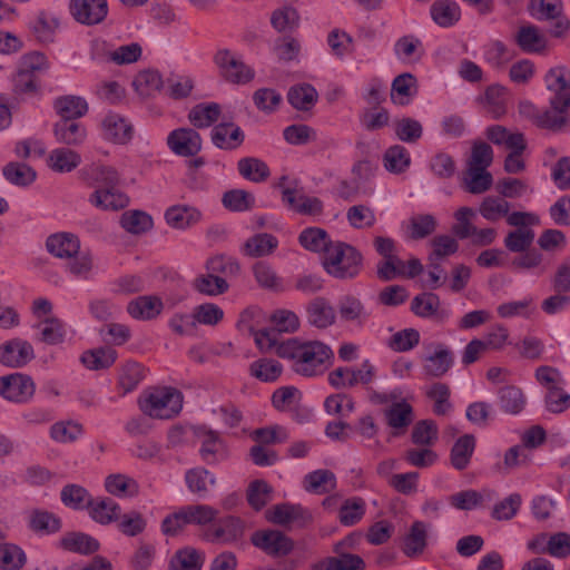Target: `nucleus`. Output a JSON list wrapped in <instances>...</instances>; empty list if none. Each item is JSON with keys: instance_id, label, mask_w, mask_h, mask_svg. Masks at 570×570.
Returning a JSON list of instances; mask_svg holds the SVG:
<instances>
[{"instance_id": "obj_1", "label": "nucleus", "mask_w": 570, "mask_h": 570, "mask_svg": "<svg viewBox=\"0 0 570 570\" xmlns=\"http://www.w3.org/2000/svg\"><path fill=\"white\" fill-rule=\"evenodd\" d=\"M276 354L289 360L293 371L305 377L323 374L334 357L328 345L320 341L301 342L296 338L279 343Z\"/></svg>"}, {"instance_id": "obj_2", "label": "nucleus", "mask_w": 570, "mask_h": 570, "mask_svg": "<svg viewBox=\"0 0 570 570\" xmlns=\"http://www.w3.org/2000/svg\"><path fill=\"white\" fill-rule=\"evenodd\" d=\"M376 376V366L370 360H364L358 367L341 366L331 371L328 383L335 389H353L361 384L365 387L370 402L376 405H384L401 397L402 392L397 390L390 393L374 390L371 384Z\"/></svg>"}, {"instance_id": "obj_3", "label": "nucleus", "mask_w": 570, "mask_h": 570, "mask_svg": "<svg viewBox=\"0 0 570 570\" xmlns=\"http://www.w3.org/2000/svg\"><path fill=\"white\" fill-rule=\"evenodd\" d=\"M362 254L352 245L336 242L324 256L323 267L337 279L355 278L362 269Z\"/></svg>"}, {"instance_id": "obj_4", "label": "nucleus", "mask_w": 570, "mask_h": 570, "mask_svg": "<svg viewBox=\"0 0 570 570\" xmlns=\"http://www.w3.org/2000/svg\"><path fill=\"white\" fill-rule=\"evenodd\" d=\"M140 410L153 419L168 420L183 407V394L174 387H157L139 399Z\"/></svg>"}, {"instance_id": "obj_5", "label": "nucleus", "mask_w": 570, "mask_h": 570, "mask_svg": "<svg viewBox=\"0 0 570 570\" xmlns=\"http://www.w3.org/2000/svg\"><path fill=\"white\" fill-rule=\"evenodd\" d=\"M214 62L220 77L227 82L244 85L254 79V70L228 49H219L214 56Z\"/></svg>"}, {"instance_id": "obj_6", "label": "nucleus", "mask_w": 570, "mask_h": 570, "mask_svg": "<svg viewBox=\"0 0 570 570\" xmlns=\"http://www.w3.org/2000/svg\"><path fill=\"white\" fill-rule=\"evenodd\" d=\"M547 89L553 92L550 107L562 109L570 107V70L564 66L551 68L544 76Z\"/></svg>"}, {"instance_id": "obj_7", "label": "nucleus", "mask_w": 570, "mask_h": 570, "mask_svg": "<svg viewBox=\"0 0 570 570\" xmlns=\"http://www.w3.org/2000/svg\"><path fill=\"white\" fill-rule=\"evenodd\" d=\"M245 522L234 515L219 519L215 524L206 529L204 538L212 543H234L243 539Z\"/></svg>"}, {"instance_id": "obj_8", "label": "nucleus", "mask_w": 570, "mask_h": 570, "mask_svg": "<svg viewBox=\"0 0 570 570\" xmlns=\"http://www.w3.org/2000/svg\"><path fill=\"white\" fill-rule=\"evenodd\" d=\"M92 47L94 59L114 62L118 66L136 62L141 57L142 52L140 45L137 42L124 45L114 50H106V42L104 41H95Z\"/></svg>"}, {"instance_id": "obj_9", "label": "nucleus", "mask_w": 570, "mask_h": 570, "mask_svg": "<svg viewBox=\"0 0 570 570\" xmlns=\"http://www.w3.org/2000/svg\"><path fill=\"white\" fill-rule=\"evenodd\" d=\"M202 145L200 135L193 128H177L167 136V146L177 156L194 157Z\"/></svg>"}, {"instance_id": "obj_10", "label": "nucleus", "mask_w": 570, "mask_h": 570, "mask_svg": "<svg viewBox=\"0 0 570 570\" xmlns=\"http://www.w3.org/2000/svg\"><path fill=\"white\" fill-rule=\"evenodd\" d=\"M194 434L200 443L199 455L207 464H215L225 456V442L219 433L206 426H197Z\"/></svg>"}, {"instance_id": "obj_11", "label": "nucleus", "mask_w": 570, "mask_h": 570, "mask_svg": "<svg viewBox=\"0 0 570 570\" xmlns=\"http://www.w3.org/2000/svg\"><path fill=\"white\" fill-rule=\"evenodd\" d=\"M33 393L35 383L27 375L14 373L0 377V394L9 401L27 402L32 397Z\"/></svg>"}, {"instance_id": "obj_12", "label": "nucleus", "mask_w": 570, "mask_h": 570, "mask_svg": "<svg viewBox=\"0 0 570 570\" xmlns=\"http://www.w3.org/2000/svg\"><path fill=\"white\" fill-rule=\"evenodd\" d=\"M71 16L81 24L100 23L108 13L107 0H70Z\"/></svg>"}, {"instance_id": "obj_13", "label": "nucleus", "mask_w": 570, "mask_h": 570, "mask_svg": "<svg viewBox=\"0 0 570 570\" xmlns=\"http://www.w3.org/2000/svg\"><path fill=\"white\" fill-rule=\"evenodd\" d=\"M424 347L433 350L432 354L422 358L424 373L432 377L445 375L454 363L453 352L441 343H431L424 345Z\"/></svg>"}, {"instance_id": "obj_14", "label": "nucleus", "mask_w": 570, "mask_h": 570, "mask_svg": "<svg viewBox=\"0 0 570 570\" xmlns=\"http://www.w3.org/2000/svg\"><path fill=\"white\" fill-rule=\"evenodd\" d=\"M252 542L255 547L273 556H285L293 549L291 539L277 530L257 531L253 534Z\"/></svg>"}, {"instance_id": "obj_15", "label": "nucleus", "mask_w": 570, "mask_h": 570, "mask_svg": "<svg viewBox=\"0 0 570 570\" xmlns=\"http://www.w3.org/2000/svg\"><path fill=\"white\" fill-rule=\"evenodd\" d=\"M282 200L291 209L302 215H320L323 212V203L320 198L306 196L295 188L284 187Z\"/></svg>"}, {"instance_id": "obj_16", "label": "nucleus", "mask_w": 570, "mask_h": 570, "mask_svg": "<svg viewBox=\"0 0 570 570\" xmlns=\"http://www.w3.org/2000/svg\"><path fill=\"white\" fill-rule=\"evenodd\" d=\"M33 356V348L27 341L12 340L0 347V362L6 366H24Z\"/></svg>"}, {"instance_id": "obj_17", "label": "nucleus", "mask_w": 570, "mask_h": 570, "mask_svg": "<svg viewBox=\"0 0 570 570\" xmlns=\"http://www.w3.org/2000/svg\"><path fill=\"white\" fill-rule=\"evenodd\" d=\"M164 309L160 297L155 295H142L131 299L127 305L128 314L139 321H150L158 317Z\"/></svg>"}, {"instance_id": "obj_18", "label": "nucleus", "mask_w": 570, "mask_h": 570, "mask_svg": "<svg viewBox=\"0 0 570 570\" xmlns=\"http://www.w3.org/2000/svg\"><path fill=\"white\" fill-rule=\"evenodd\" d=\"M384 411L386 424L394 430L393 435H402L414 420L413 407L406 401L394 402Z\"/></svg>"}, {"instance_id": "obj_19", "label": "nucleus", "mask_w": 570, "mask_h": 570, "mask_svg": "<svg viewBox=\"0 0 570 570\" xmlns=\"http://www.w3.org/2000/svg\"><path fill=\"white\" fill-rule=\"evenodd\" d=\"M429 525L423 521H414L403 539L402 551L409 558L421 556L428 546Z\"/></svg>"}, {"instance_id": "obj_20", "label": "nucleus", "mask_w": 570, "mask_h": 570, "mask_svg": "<svg viewBox=\"0 0 570 570\" xmlns=\"http://www.w3.org/2000/svg\"><path fill=\"white\" fill-rule=\"evenodd\" d=\"M46 247L58 258H72L80 250L79 238L71 233H57L47 238Z\"/></svg>"}, {"instance_id": "obj_21", "label": "nucleus", "mask_w": 570, "mask_h": 570, "mask_svg": "<svg viewBox=\"0 0 570 570\" xmlns=\"http://www.w3.org/2000/svg\"><path fill=\"white\" fill-rule=\"evenodd\" d=\"M244 138L243 130L232 122L216 125L212 130L213 144L225 150L238 148L243 144Z\"/></svg>"}, {"instance_id": "obj_22", "label": "nucleus", "mask_w": 570, "mask_h": 570, "mask_svg": "<svg viewBox=\"0 0 570 570\" xmlns=\"http://www.w3.org/2000/svg\"><path fill=\"white\" fill-rule=\"evenodd\" d=\"M278 247V239L268 233H257L249 237L240 248L243 255L257 258L272 255Z\"/></svg>"}, {"instance_id": "obj_23", "label": "nucleus", "mask_w": 570, "mask_h": 570, "mask_svg": "<svg viewBox=\"0 0 570 570\" xmlns=\"http://www.w3.org/2000/svg\"><path fill=\"white\" fill-rule=\"evenodd\" d=\"M81 175L85 181L96 189L117 187L119 183L118 171L109 166L91 165L83 168Z\"/></svg>"}, {"instance_id": "obj_24", "label": "nucleus", "mask_w": 570, "mask_h": 570, "mask_svg": "<svg viewBox=\"0 0 570 570\" xmlns=\"http://www.w3.org/2000/svg\"><path fill=\"white\" fill-rule=\"evenodd\" d=\"M185 482L187 489L199 498H206L217 483L216 476L207 469L197 466L186 471Z\"/></svg>"}, {"instance_id": "obj_25", "label": "nucleus", "mask_w": 570, "mask_h": 570, "mask_svg": "<svg viewBox=\"0 0 570 570\" xmlns=\"http://www.w3.org/2000/svg\"><path fill=\"white\" fill-rule=\"evenodd\" d=\"M89 202L95 207L102 210H119L125 208L129 199L119 191L117 187L97 188L89 197Z\"/></svg>"}, {"instance_id": "obj_26", "label": "nucleus", "mask_w": 570, "mask_h": 570, "mask_svg": "<svg viewBox=\"0 0 570 570\" xmlns=\"http://www.w3.org/2000/svg\"><path fill=\"white\" fill-rule=\"evenodd\" d=\"M53 136L61 145L79 146L86 140L87 130L80 122L59 120L53 125Z\"/></svg>"}, {"instance_id": "obj_27", "label": "nucleus", "mask_w": 570, "mask_h": 570, "mask_svg": "<svg viewBox=\"0 0 570 570\" xmlns=\"http://www.w3.org/2000/svg\"><path fill=\"white\" fill-rule=\"evenodd\" d=\"M166 223L176 229H186L202 219V213L188 205H174L165 212Z\"/></svg>"}, {"instance_id": "obj_28", "label": "nucleus", "mask_w": 570, "mask_h": 570, "mask_svg": "<svg viewBox=\"0 0 570 570\" xmlns=\"http://www.w3.org/2000/svg\"><path fill=\"white\" fill-rule=\"evenodd\" d=\"M104 136L117 144H126L132 137V126L116 114L107 115L102 120Z\"/></svg>"}, {"instance_id": "obj_29", "label": "nucleus", "mask_w": 570, "mask_h": 570, "mask_svg": "<svg viewBox=\"0 0 570 570\" xmlns=\"http://www.w3.org/2000/svg\"><path fill=\"white\" fill-rule=\"evenodd\" d=\"M307 318L313 326L326 328L334 324L336 313L328 301L316 297L307 306Z\"/></svg>"}, {"instance_id": "obj_30", "label": "nucleus", "mask_w": 570, "mask_h": 570, "mask_svg": "<svg viewBox=\"0 0 570 570\" xmlns=\"http://www.w3.org/2000/svg\"><path fill=\"white\" fill-rule=\"evenodd\" d=\"M432 20L442 28H450L461 19L460 6L453 0H436L430 8Z\"/></svg>"}, {"instance_id": "obj_31", "label": "nucleus", "mask_w": 570, "mask_h": 570, "mask_svg": "<svg viewBox=\"0 0 570 570\" xmlns=\"http://www.w3.org/2000/svg\"><path fill=\"white\" fill-rule=\"evenodd\" d=\"M53 108L60 116V120L75 121L88 111L87 101L79 96H62L55 100Z\"/></svg>"}, {"instance_id": "obj_32", "label": "nucleus", "mask_w": 570, "mask_h": 570, "mask_svg": "<svg viewBox=\"0 0 570 570\" xmlns=\"http://www.w3.org/2000/svg\"><path fill=\"white\" fill-rule=\"evenodd\" d=\"M191 287L202 295L216 297L227 293L229 284L225 277L215 276L206 271V273L199 274L193 279Z\"/></svg>"}, {"instance_id": "obj_33", "label": "nucleus", "mask_w": 570, "mask_h": 570, "mask_svg": "<svg viewBox=\"0 0 570 570\" xmlns=\"http://www.w3.org/2000/svg\"><path fill=\"white\" fill-rule=\"evenodd\" d=\"M417 92L416 78L409 72L399 75L392 82L391 99L394 104L405 106Z\"/></svg>"}, {"instance_id": "obj_34", "label": "nucleus", "mask_w": 570, "mask_h": 570, "mask_svg": "<svg viewBox=\"0 0 570 570\" xmlns=\"http://www.w3.org/2000/svg\"><path fill=\"white\" fill-rule=\"evenodd\" d=\"M61 519L56 514L36 509L32 510L28 518V527L31 531L39 534H52L61 529Z\"/></svg>"}, {"instance_id": "obj_35", "label": "nucleus", "mask_w": 570, "mask_h": 570, "mask_svg": "<svg viewBox=\"0 0 570 570\" xmlns=\"http://www.w3.org/2000/svg\"><path fill=\"white\" fill-rule=\"evenodd\" d=\"M475 449V438L472 434L460 436L451 449L450 460L454 469L464 470Z\"/></svg>"}, {"instance_id": "obj_36", "label": "nucleus", "mask_w": 570, "mask_h": 570, "mask_svg": "<svg viewBox=\"0 0 570 570\" xmlns=\"http://www.w3.org/2000/svg\"><path fill=\"white\" fill-rule=\"evenodd\" d=\"M60 547L67 551L90 554L99 549V542L82 532H70L60 539Z\"/></svg>"}, {"instance_id": "obj_37", "label": "nucleus", "mask_w": 570, "mask_h": 570, "mask_svg": "<svg viewBox=\"0 0 570 570\" xmlns=\"http://www.w3.org/2000/svg\"><path fill=\"white\" fill-rule=\"evenodd\" d=\"M35 327L39 331V341L46 344L57 345L65 341V325L57 317L47 316L40 320Z\"/></svg>"}, {"instance_id": "obj_38", "label": "nucleus", "mask_w": 570, "mask_h": 570, "mask_svg": "<svg viewBox=\"0 0 570 570\" xmlns=\"http://www.w3.org/2000/svg\"><path fill=\"white\" fill-rule=\"evenodd\" d=\"M205 269L215 276L233 277L240 273L239 262L226 254H216L205 262Z\"/></svg>"}, {"instance_id": "obj_39", "label": "nucleus", "mask_w": 570, "mask_h": 570, "mask_svg": "<svg viewBox=\"0 0 570 570\" xmlns=\"http://www.w3.org/2000/svg\"><path fill=\"white\" fill-rule=\"evenodd\" d=\"M299 244L307 250L327 255L328 248L334 245L325 229L320 227L305 228L298 236Z\"/></svg>"}, {"instance_id": "obj_40", "label": "nucleus", "mask_w": 570, "mask_h": 570, "mask_svg": "<svg viewBox=\"0 0 570 570\" xmlns=\"http://www.w3.org/2000/svg\"><path fill=\"white\" fill-rule=\"evenodd\" d=\"M81 163L80 155L69 148L53 149L48 157V166L57 173H70Z\"/></svg>"}, {"instance_id": "obj_41", "label": "nucleus", "mask_w": 570, "mask_h": 570, "mask_svg": "<svg viewBox=\"0 0 570 570\" xmlns=\"http://www.w3.org/2000/svg\"><path fill=\"white\" fill-rule=\"evenodd\" d=\"M89 510L90 517L100 524H109L116 521L120 515V507L109 498L98 499L86 508Z\"/></svg>"}, {"instance_id": "obj_42", "label": "nucleus", "mask_w": 570, "mask_h": 570, "mask_svg": "<svg viewBox=\"0 0 570 570\" xmlns=\"http://www.w3.org/2000/svg\"><path fill=\"white\" fill-rule=\"evenodd\" d=\"M222 108L217 102L198 104L188 114V120L196 128H207L216 122Z\"/></svg>"}, {"instance_id": "obj_43", "label": "nucleus", "mask_w": 570, "mask_h": 570, "mask_svg": "<svg viewBox=\"0 0 570 570\" xmlns=\"http://www.w3.org/2000/svg\"><path fill=\"white\" fill-rule=\"evenodd\" d=\"M436 219L431 214H417L409 218L405 232L409 238L417 240L430 236L436 229Z\"/></svg>"}, {"instance_id": "obj_44", "label": "nucleus", "mask_w": 570, "mask_h": 570, "mask_svg": "<svg viewBox=\"0 0 570 570\" xmlns=\"http://www.w3.org/2000/svg\"><path fill=\"white\" fill-rule=\"evenodd\" d=\"M252 272L257 284L265 289L278 292L283 289V279L279 277L274 267L267 262H256Z\"/></svg>"}, {"instance_id": "obj_45", "label": "nucleus", "mask_w": 570, "mask_h": 570, "mask_svg": "<svg viewBox=\"0 0 570 570\" xmlns=\"http://www.w3.org/2000/svg\"><path fill=\"white\" fill-rule=\"evenodd\" d=\"M318 94L309 83H301L289 88L288 102L297 110H308L317 101Z\"/></svg>"}, {"instance_id": "obj_46", "label": "nucleus", "mask_w": 570, "mask_h": 570, "mask_svg": "<svg viewBox=\"0 0 570 570\" xmlns=\"http://www.w3.org/2000/svg\"><path fill=\"white\" fill-rule=\"evenodd\" d=\"M105 488L110 494L120 498L135 497L139 492L137 481L120 473L107 476L105 480Z\"/></svg>"}, {"instance_id": "obj_47", "label": "nucleus", "mask_w": 570, "mask_h": 570, "mask_svg": "<svg viewBox=\"0 0 570 570\" xmlns=\"http://www.w3.org/2000/svg\"><path fill=\"white\" fill-rule=\"evenodd\" d=\"M513 51L502 41L493 40L484 46L483 58L494 69L502 70L513 59Z\"/></svg>"}, {"instance_id": "obj_48", "label": "nucleus", "mask_w": 570, "mask_h": 570, "mask_svg": "<svg viewBox=\"0 0 570 570\" xmlns=\"http://www.w3.org/2000/svg\"><path fill=\"white\" fill-rule=\"evenodd\" d=\"M500 407L509 414H519L527 404L524 393L520 387L507 385L499 391Z\"/></svg>"}, {"instance_id": "obj_49", "label": "nucleus", "mask_w": 570, "mask_h": 570, "mask_svg": "<svg viewBox=\"0 0 570 570\" xmlns=\"http://www.w3.org/2000/svg\"><path fill=\"white\" fill-rule=\"evenodd\" d=\"M238 173L253 183L265 181L269 175V168L263 160L256 157H245L237 163Z\"/></svg>"}, {"instance_id": "obj_50", "label": "nucleus", "mask_w": 570, "mask_h": 570, "mask_svg": "<svg viewBox=\"0 0 570 570\" xmlns=\"http://www.w3.org/2000/svg\"><path fill=\"white\" fill-rule=\"evenodd\" d=\"M57 28L58 20L46 11H40L30 22V29L32 33L41 42L53 41Z\"/></svg>"}, {"instance_id": "obj_51", "label": "nucleus", "mask_w": 570, "mask_h": 570, "mask_svg": "<svg viewBox=\"0 0 570 570\" xmlns=\"http://www.w3.org/2000/svg\"><path fill=\"white\" fill-rule=\"evenodd\" d=\"M463 181L466 191L478 195L491 188L493 178L492 175L482 167H468Z\"/></svg>"}, {"instance_id": "obj_52", "label": "nucleus", "mask_w": 570, "mask_h": 570, "mask_svg": "<svg viewBox=\"0 0 570 570\" xmlns=\"http://www.w3.org/2000/svg\"><path fill=\"white\" fill-rule=\"evenodd\" d=\"M185 523L195 525H207L218 515V511L207 504H190L180 508Z\"/></svg>"}, {"instance_id": "obj_53", "label": "nucleus", "mask_w": 570, "mask_h": 570, "mask_svg": "<svg viewBox=\"0 0 570 570\" xmlns=\"http://www.w3.org/2000/svg\"><path fill=\"white\" fill-rule=\"evenodd\" d=\"M364 561L357 554L342 553L314 566V570H364Z\"/></svg>"}, {"instance_id": "obj_54", "label": "nucleus", "mask_w": 570, "mask_h": 570, "mask_svg": "<svg viewBox=\"0 0 570 570\" xmlns=\"http://www.w3.org/2000/svg\"><path fill=\"white\" fill-rule=\"evenodd\" d=\"M117 358V352L111 347H100L87 351L81 355V363L89 370L110 367Z\"/></svg>"}, {"instance_id": "obj_55", "label": "nucleus", "mask_w": 570, "mask_h": 570, "mask_svg": "<svg viewBox=\"0 0 570 570\" xmlns=\"http://www.w3.org/2000/svg\"><path fill=\"white\" fill-rule=\"evenodd\" d=\"M515 41L524 52H541L546 49V39L534 26L521 27Z\"/></svg>"}, {"instance_id": "obj_56", "label": "nucleus", "mask_w": 570, "mask_h": 570, "mask_svg": "<svg viewBox=\"0 0 570 570\" xmlns=\"http://www.w3.org/2000/svg\"><path fill=\"white\" fill-rule=\"evenodd\" d=\"M384 167L392 174L404 173L410 164L411 157L407 149L401 145H394L386 149L383 157Z\"/></svg>"}, {"instance_id": "obj_57", "label": "nucleus", "mask_w": 570, "mask_h": 570, "mask_svg": "<svg viewBox=\"0 0 570 570\" xmlns=\"http://www.w3.org/2000/svg\"><path fill=\"white\" fill-rule=\"evenodd\" d=\"M336 487V479L330 470H316L305 476V488L309 492L325 494Z\"/></svg>"}, {"instance_id": "obj_58", "label": "nucleus", "mask_w": 570, "mask_h": 570, "mask_svg": "<svg viewBox=\"0 0 570 570\" xmlns=\"http://www.w3.org/2000/svg\"><path fill=\"white\" fill-rule=\"evenodd\" d=\"M145 377L142 365L137 362H127L120 370L118 386L122 390V395L137 389Z\"/></svg>"}, {"instance_id": "obj_59", "label": "nucleus", "mask_w": 570, "mask_h": 570, "mask_svg": "<svg viewBox=\"0 0 570 570\" xmlns=\"http://www.w3.org/2000/svg\"><path fill=\"white\" fill-rule=\"evenodd\" d=\"M61 502L73 510H83L91 503L90 493L81 485L67 484L60 492Z\"/></svg>"}, {"instance_id": "obj_60", "label": "nucleus", "mask_w": 570, "mask_h": 570, "mask_svg": "<svg viewBox=\"0 0 570 570\" xmlns=\"http://www.w3.org/2000/svg\"><path fill=\"white\" fill-rule=\"evenodd\" d=\"M338 312L343 321L357 325H363L368 317L362 302L353 296H346L340 302Z\"/></svg>"}, {"instance_id": "obj_61", "label": "nucleus", "mask_w": 570, "mask_h": 570, "mask_svg": "<svg viewBox=\"0 0 570 570\" xmlns=\"http://www.w3.org/2000/svg\"><path fill=\"white\" fill-rule=\"evenodd\" d=\"M510 203L498 196H487L480 204L479 213L489 222H498L507 217L510 212Z\"/></svg>"}, {"instance_id": "obj_62", "label": "nucleus", "mask_w": 570, "mask_h": 570, "mask_svg": "<svg viewBox=\"0 0 570 570\" xmlns=\"http://www.w3.org/2000/svg\"><path fill=\"white\" fill-rule=\"evenodd\" d=\"M567 110L568 108L557 109L551 107V109L538 111L534 115V124L543 129L560 131L568 121Z\"/></svg>"}, {"instance_id": "obj_63", "label": "nucleus", "mask_w": 570, "mask_h": 570, "mask_svg": "<svg viewBox=\"0 0 570 570\" xmlns=\"http://www.w3.org/2000/svg\"><path fill=\"white\" fill-rule=\"evenodd\" d=\"M27 562L26 553L13 543H0V569L20 570Z\"/></svg>"}, {"instance_id": "obj_64", "label": "nucleus", "mask_w": 570, "mask_h": 570, "mask_svg": "<svg viewBox=\"0 0 570 570\" xmlns=\"http://www.w3.org/2000/svg\"><path fill=\"white\" fill-rule=\"evenodd\" d=\"M249 372L262 382H274L281 376L283 366L276 360L261 358L250 364Z\"/></svg>"}]
</instances>
